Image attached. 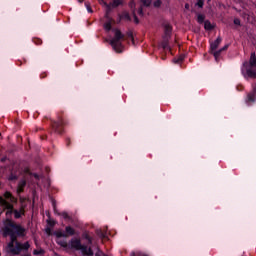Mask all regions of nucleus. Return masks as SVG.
Wrapping results in <instances>:
<instances>
[{
  "label": "nucleus",
  "mask_w": 256,
  "mask_h": 256,
  "mask_svg": "<svg viewBox=\"0 0 256 256\" xmlns=\"http://www.w3.org/2000/svg\"><path fill=\"white\" fill-rule=\"evenodd\" d=\"M219 45H221V38L218 37L214 42L211 43L210 45V50L211 53H213L216 61L217 59H219V55H221L222 51H225V49H227V47H229L228 45H226L224 48L220 49L217 51V47H219Z\"/></svg>",
  "instance_id": "nucleus-7"
},
{
  "label": "nucleus",
  "mask_w": 256,
  "mask_h": 256,
  "mask_svg": "<svg viewBox=\"0 0 256 256\" xmlns=\"http://www.w3.org/2000/svg\"><path fill=\"white\" fill-rule=\"evenodd\" d=\"M26 185L25 180H22L18 185V193H21L23 191V187Z\"/></svg>",
  "instance_id": "nucleus-16"
},
{
  "label": "nucleus",
  "mask_w": 256,
  "mask_h": 256,
  "mask_svg": "<svg viewBox=\"0 0 256 256\" xmlns=\"http://www.w3.org/2000/svg\"><path fill=\"white\" fill-rule=\"evenodd\" d=\"M121 5V0H113L112 3L109 4L110 9H113V7H119Z\"/></svg>",
  "instance_id": "nucleus-11"
},
{
  "label": "nucleus",
  "mask_w": 256,
  "mask_h": 256,
  "mask_svg": "<svg viewBox=\"0 0 256 256\" xmlns=\"http://www.w3.org/2000/svg\"><path fill=\"white\" fill-rule=\"evenodd\" d=\"M0 209H7V219L4 222V235H8L11 239L6 247L7 253H11V255H19L22 251H27L29 247H31L29 242H25L24 244L17 242V237H25V228L13 223V221L9 219V217L13 215V204L7 202L3 197H0Z\"/></svg>",
  "instance_id": "nucleus-1"
},
{
  "label": "nucleus",
  "mask_w": 256,
  "mask_h": 256,
  "mask_svg": "<svg viewBox=\"0 0 256 256\" xmlns=\"http://www.w3.org/2000/svg\"><path fill=\"white\" fill-rule=\"evenodd\" d=\"M21 215H23V211L22 210H20V211L15 210L14 211V217L16 219H19V217H21Z\"/></svg>",
  "instance_id": "nucleus-19"
},
{
  "label": "nucleus",
  "mask_w": 256,
  "mask_h": 256,
  "mask_svg": "<svg viewBox=\"0 0 256 256\" xmlns=\"http://www.w3.org/2000/svg\"><path fill=\"white\" fill-rule=\"evenodd\" d=\"M96 256H107V255H105L102 251H98L96 253Z\"/></svg>",
  "instance_id": "nucleus-27"
},
{
  "label": "nucleus",
  "mask_w": 256,
  "mask_h": 256,
  "mask_svg": "<svg viewBox=\"0 0 256 256\" xmlns=\"http://www.w3.org/2000/svg\"><path fill=\"white\" fill-rule=\"evenodd\" d=\"M113 23V20L112 19H110V18H106V22H105V24H104V29L106 30V31H111V24Z\"/></svg>",
  "instance_id": "nucleus-10"
},
{
  "label": "nucleus",
  "mask_w": 256,
  "mask_h": 256,
  "mask_svg": "<svg viewBox=\"0 0 256 256\" xmlns=\"http://www.w3.org/2000/svg\"><path fill=\"white\" fill-rule=\"evenodd\" d=\"M9 179L13 181V179H15V176H11Z\"/></svg>",
  "instance_id": "nucleus-31"
},
{
  "label": "nucleus",
  "mask_w": 256,
  "mask_h": 256,
  "mask_svg": "<svg viewBox=\"0 0 256 256\" xmlns=\"http://www.w3.org/2000/svg\"><path fill=\"white\" fill-rule=\"evenodd\" d=\"M125 17H126V19H129V14H126Z\"/></svg>",
  "instance_id": "nucleus-32"
},
{
  "label": "nucleus",
  "mask_w": 256,
  "mask_h": 256,
  "mask_svg": "<svg viewBox=\"0 0 256 256\" xmlns=\"http://www.w3.org/2000/svg\"><path fill=\"white\" fill-rule=\"evenodd\" d=\"M115 36L110 41V45L113 47L114 51L116 53H122L123 52V45H121V39H123V34H121V31L114 30Z\"/></svg>",
  "instance_id": "nucleus-6"
},
{
  "label": "nucleus",
  "mask_w": 256,
  "mask_h": 256,
  "mask_svg": "<svg viewBox=\"0 0 256 256\" xmlns=\"http://www.w3.org/2000/svg\"><path fill=\"white\" fill-rule=\"evenodd\" d=\"M53 127L55 128V131H59V127H61V122L54 123Z\"/></svg>",
  "instance_id": "nucleus-21"
},
{
  "label": "nucleus",
  "mask_w": 256,
  "mask_h": 256,
  "mask_svg": "<svg viewBox=\"0 0 256 256\" xmlns=\"http://www.w3.org/2000/svg\"><path fill=\"white\" fill-rule=\"evenodd\" d=\"M86 9H87L88 13H93V10H91V7H89L88 4H86Z\"/></svg>",
  "instance_id": "nucleus-26"
},
{
  "label": "nucleus",
  "mask_w": 256,
  "mask_h": 256,
  "mask_svg": "<svg viewBox=\"0 0 256 256\" xmlns=\"http://www.w3.org/2000/svg\"><path fill=\"white\" fill-rule=\"evenodd\" d=\"M100 5L106 8V11H111V6L105 2V0H98Z\"/></svg>",
  "instance_id": "nucleus-12"
},
{
  "label": "nucleus",
  "mask_w": 256,
  "mask_h": 256,
  "mask_svg": "<svg viewBox=\"0 0 256 256\" xmlns=\"http://www.w3.org/2000/svg\"><path fill=\"white\" fill-rule=\"evenodd\" d=\"M197 21H198V23H203V21H205V15L199 14L197 16Z\"/></svg>",
  "instance_id": "nucleus-17"
},
{
  "label": "nucleus",
  "mask_w": 256,
  "mask_h": 256,
  "mask_svg": "<svg viewBox=\"0 0 256 256\" xmlns=\"http://www.w3.org/2000/svg\"><path fill=\"white\" fill-rule=\"evenodd\" d=\"M171 33V25L166 24L164 27V35L162 37V41L159 44V47H161L162 49H166L167 51H171V46H169V39H171Z\"/></svg>",
  "instance_id": "nucleus-5"
},
{
  "label": "nucleus",
  "mask_w": 256,
  "mask_h": 256,
  "mask_svg": "<svg viewBox=\"0 0 256 256\" xmlns=\"http://www.w3.org/2000/svg\"><path fill=\"white\" fill-rule=\"evenodd\" d=\"M185 9H189V4H185Z\"/></svg>",
  "instance_id": "nucleus-30"
},
{
  "label": "nucleus",
  "mask_w": 256,
  "mask_h": 256,
  "mask_svg": "<svg viewBox=\"0 0 256 256\" xmlns=\"http://www.w3.org/2000/svg\"><path fill=\"white\" fill-rule=\"evenodd\" d=\"M196 5L201 8L204 5V1L203 0H198Z\"/></svg>",
  "instance_id": "nucleus-22"
},
{
  "label": "nucleus",
  "mask_w": 256,
  "mask_h": 256,
  "mask_svg": "<svg viewBox=\"0 0 256 256\" xmlns=\"http://www.w3.org/2000/svg\"><path fill=\"white\" fill-rule=\"evenodd\" d=\"M234 24L235 25H241V20H239V19H234Z\"/></svg>",
  "instance_id": "nucleus-25"
},
{
  "label": "nucleus",
  "mask_w": 256,
  "mask_h": 256,
  "mask_svg": "<svg viewBox=\"0 0 256 256\" xmlns=\"http://www.w3.org/2000/svg\"><path fill=\"white\" fill-rule=\"evenodd\" d=\"M65 233L61 230H58L54 233V235L57 237V239L61 240V237L67 238L69 235H74L75 234V229L71 226H67L65 229Z\"/></svg>",
  "instance_id": "nucleus-8"
},
{
  "label": "nucleus",
  "mask_w": 256,
  "mask_h": 256,
  "mask_svg": "<svg viewBox=\"0 0 256 256\" xmlns=\"http://www.w3.org/2000/svg\"><path fill=\"white\" fill-rule=\"evenodd\" d=\"M85 239L88 241L89 245H91L93 243V238L90 237L89 235L85 234L84 235Z\"/></svg>",
  "instance_id": "nucleus-20"
},
{
  "label": "nucleus",
  "mask_w": 256,
  "mask_h": 256,
  "mask_svg": "<svg viewBox=\"0 0 256 256\" xmlns=\"http://www.w3.org/2000/svg\"><path fill=\"white\" fill-rule=\"evenodd\" d=\"M33 255H45V250H43L42 248H38L33 251Z\"/></svg>",
  "instance_id": "nucleus-15"
},
{
  "label": "nucleus",
  "mask_w": 256,
  "mask_h": 256,
  "mask_svg": "<svg viewBox=\"0 0 256 256\" xmlns=\"http://www.w3.org/2000/svg\"><path fill=\"white\" fill-rule=\"evenodd\" d=\"M62 217L63 219H69V214H67V212H63Z\"/></svg>",
  "instance_id": "nucleus-24"
},
{
  "label": "nucleus",
  "mask_w": 256,
  "mask_h": 256,
  "mask_svg": "<svg viewBox=\"0 0 256 256\" xmlns=\"http://www.w3.org/2000/svg\"><path fill=\"white\" fill-rule=\"evenodd\" d=\"M96 233L100 239H105V237H107V232H103L101 229L97 230Z\"/></svg>",
  "instance_id": "nucleus-13"
},
{
  "label": "nucleus",
  "mask_w": 256,
  "mask_h": 256,
  "mask_svg": "<svg viewBox=\"0 0 256 256\" xmlns=\"http://www.w3.org/2000/svg\"><path fill=\"white\" fill-rule=\"evenodd\" d=\"M185 59V56L181 55L178 58H174L173 63H181Z\"/></svg>",
  "instance_id": "nucleus-18"
},
{
  "label": "nucleus",
  "mask_w": 256,
  "mask_h": 256,
  "mask_svg": "<svg viewBox=\"0 0 256 256\" xmlns=\"http://www.w3.org/2000/svg\"><path fill=\"white\" fill-rule=\"evenodd\" d=\"M141 6L138 9V11H135V7H137V4H135L133 1L130 2V9L132 10V13L134 15V21L135 23H139V19L137 18V15H140V17H143V7H149L151 5V0H140Z\"/></svg>",
  "instance_id": "nucleus-4"
},
{
  "label": "nucleus",
  "mask_w": 256,
  "mask_h": 256,
  "mask_svg": "<svg viewBox=\"0 0 256 256\" xmlns=\"http://www.w3.org/2000/svg\"><path fill=\"white\" fill-rule=\"evenodd\" d=\"M256 56L255 53H252L250 56L249 62H244L242 66V75L245 79L255 78L256 77Z\"/></svg>",
  "instance_id": "nucleus-3"
},
{
  "label": "nucleus",
  "mask_w": 256,
  "mask_h": 256,
  "mask_svg": "<svg viewBox=\"0 0 256 256\" xmlns=\"http://www.w3.org/2000/svg\"><path fill=\"white\" fill-rule=\"evenodd\" d=\"M154 7H161V0L154 2Z\"/></svg>",
  "instance_id": "nucleus-23"
},
{
  "label": "nucleus",
  "mask_w": 256,
  "mask_h": 256,
  "mask_svg": "<svg viewBox=\"0 0 256 256\" xmlns=\"http://www.w3.org/2000/svg\"><path fill=\"white\" fill-rule=\"evenodd\" d=\"M33 177H35V179H39V175L37 174H33Z\"/></svg>",
  "instance_id": "nucleus-28"
},
{
  "label": "nucleus",
  "mask_w": 256,
  "mask_h": 256,
  "mask_svg": "<svg viewBox=\"0 0 256 256\" xmlns=\"http://www.w3.org/2000/svg\"><path fill=\"white\" fill-rule=\"evenodd\" d=\"M21 256H31L29 253L22 254Z\"/></svg>",
  "instance_id": "nucleus-29"
},
{
  "label": "nucleus",
  "mask_w": 256,
  "mask_h": 256,
  "mask_svg": "<svg viewBox=\"0 0 256 256\" xmlns=\"http://www.w3.org/2000/svg\"><path fill=\"white\" fill-rule=\"evenodd\" d=\"M204 29H206L207 31H211V29H213V25H211V22L205 21L204 22Z\"/></svg>",
  "instance_id": "nucleus-14"
},
{
  "label": "nucleus",
  "mask_w": 256,
  "mask_h": 256,
  "mask_svg": "<svg viewBox=\"0 0 256 256\" xmlns=\"http://www.w3.org/2000/svg\"><path fill=\"white\" fill-rule=\"evenodd\" d=\"M58 245L61 247H69V249H75L76 251H81L83 255L93 256V250L87 246L81 245V240L77 238H72L69 244L65 240L57 239Z\"/></svg>",
  "instance_id": "nucleus-2"
},
{
  "label": "nucleus",
  "mask_w": 256,
  "mask_h": 256,
  "mask_svg": "<svg viewBox=\"0 0 256 256\" xmlns=\"http://www.w3.org/2000/svg\"><path fill=\"white\" fill-rule=\"evenodd\" d=\"M5 199H7V201H10V203H17V199L15 197H13V195H11V193L6 192L4 194Z\"/></svg>",
  "instance_id": "nucleus-9"
},
{
  "label": "nucleus",
  "mask_w": 256,
  "mask_h": 256,
  "mask_svg": "<svg viewBox=\"0 0 256 256\" xmlns=\"http://www.w3.org/2000/svg\"><path fill=\"white\" fill-rule=\"evenodd\" d=\"M84 0H78V3H83Z\"/></svg>",
  "instance_id": "nucleus-33"
}]
</instances>
